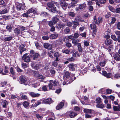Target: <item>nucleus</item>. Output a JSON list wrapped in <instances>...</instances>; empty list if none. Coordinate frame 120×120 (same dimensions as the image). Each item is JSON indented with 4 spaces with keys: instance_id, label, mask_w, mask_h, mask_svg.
<instances>
[{
    "instance_id": "nucleus-1",
    "label": "nucleus",
    "mask_w": 120,
    "mask_h": 120,
    "mask_svg": "<svg viewBox=\"0 0 120 120\" xmlns=\"http://www.w3.org/2000/svg\"><path fill=\"white\" fill-rule=\"evenodd\" d=\"M74 75H71V72L68 71L64 72L63 79L64 81H66L67 84L71 83L76 79Z\"/></svg>"
},
{
    "instance_id": "nucleus-2",
    "label": "nucleus",
    "mask_w": 120,
    "mask_h": 120,
    "mask_svg": "<svg viewBox=\"0 0 120 120\" xmlns=\"http://www.w3.org/2000/svg\"><path fill=\"white\" fill-rule=\"evenodd\" d=\"M30 54L31 58L34 60H36L40 55L38 53H35V51L34 50H30Z\"/></svg>"
},
{
    "instance_id": "nucleus-3",
    "label": "nucleus",
    "mask_w": 120,
    "mask_h": 120,
    "mask_svg": "<svg viewBox=\"0 0 120 120\" xmlns=\"http://www.w3.org/2000/svg\"><path fill=\"white\" fill-rule=\"evenodd\" d=\"M58 84V82L56 80H50L48 84L49 90H53L52 89V86H53L55 87L57 86V84Z\"/></svg>"
},
{
    "instance_id": "nucleus-4",
    "label": "nucleus",
    "mask_w": 120,
    "mask_h": 120,
    "mask_svg": "<svg viewBox=\"0 0 120 120\" xmlns=\"http://www.w3.org/2000/svg\"><path fill=\"white\" fill-rule=\"evenodd\" d=\"M32 67L35 70H38L40 68V66H41V65L38 62H32L31 64Z\"/></svg>"
},
{
    "instance_id": "nucleus-5",
    "label": "nucleus",
    "mask_w": 120,
    "mask_h": 120,
    "mask_svg": "<svg viewBox=\"0 0 120 120\" xmlns=\"http://www.w3.org/2000/svg\"><path fill=\"white\" fill-rule=\"evenodd\" d=\"M28 54L27 53H25L23 55L22 58V59L26 62H28L30 60L31 58L29 56H27Z\"/></svg>"
},
{
    "instance_id": "nucleus-6",
    "label": "nucleus",
    "mask_w": 120,
    "mask_h": 120,
    "mask_svg": "<svg viewBox=\"0 0 120 120\" xmlns=\"http://www.w3.org/2000/svg\"><path fill=\"white\" fill-rule=\"evenodd\" d=\"M43 100L42 103L46 104H50L53 102L52 99L50 98L43 99Z\"/></svg>"
},
{
    "instance_id": "nucleus-7",
    "label": "nucleus",
    "mask_w": 120,
    "mask_h": 120,
    "mask_svg": "<svg viewBox=\"0 0 120 120\" xmlns=\"http://www.w3.org/2000/svg\"><path fill=\"white\" fill-rule=\"evenodd\" d=\"M91 29L93 30V33L95 35H96L97 32V26L94 23L92 22V24H91L90 26Z\"/></svg>"
},
{
    "instance_id": "nucleus-8",
    "label": "nucleus",
    "mask_w": 120,
    "mask_h": 120,
    "mask_svg": "<svg viewBox=\"0 0 120 120\" xmlns=\"http://www.w3.org/2000/svg\"><path fill=\"white\" fill-rule=\"evenodd\" d=\"M49 11L53 13H56L57 15L59 14H60V13L61 12L57 10H56V8L55 7H53L52 8L49 9Z\"/></svg>"
},
{
    "instance_id": "nucleus-9",
    "label": "nucleus",
    "mask_w": 120,
    "mask_h": 120,
    "mask_svg": "<svg viewBox=\"0 0 120 120\" xmlns=\"http://www.w3.org/2000/svg\"><path fill=\"white\" fill-rule=\"evenodd\" d=\"M25 44H22L19 45V51L20 52V54L21 55L22 54V53L26 50V49L25 48Z\"/></svg>"
},
{
    "instance_id": "nucleus-10",
    "label": "nucleus",
    "mask_w": 120,
    "mask_h": 120,
    "mask_svg": "<svg viewBox=\"0 0 120 120\" xmlns=\"http://www.w3.org/2000/svg\"><path fill=\"white\" fill-rule=\"evenodd\" d=\"M77 66L74 63L69 64L68 67L69 68V70L71 71H75V68Z\"/></svg>"
},
{
    "instance_id": "nucleus-11",
    "label": "nucleus",
    "mask_w": 120,
    "mask_h": 120,
    "mask_svg": "<svg viewBox=\"0 0 120 120\" xmlns=\"http://www.w3.org/2000/svg\"><path fill=\"white\" fill-rule=\"evenodd\" d=\"M25 7L24 4H22L21 3H19L17 6V8L18 11L23 10Z\"/></svg>"
},
{
    "instance_id": "nucleus-12",
    "label": "nucleus",
    "mask_w": 120,
    "mask_h": 120,
    "mask_svg": "<svg viewBox=\"0 0 120 120\" xmlns=\"http://www.w3.org/2000/svg\"><path fill=\"white\" fill-rule=\"evenodd\" d=\"M86 7V4L85 3L80 4L79 7H77L75 9L77 11H79V9L82 10L85 8Z\"/></svg>"
},
{
    "instance_id": "nucleus-13",
    "label": "nucleus",
    "mask_w": 120,
    "mask_h": 120,
    "mask_svg": "<svg viewBox=\"0 0 120 120\" xmlns=\"http://www.w3.org/2000/svg\"><path fill=\"white\" fill-rule=\"evenodd\" d=\"M20 82L22 84L25 83L27 81V79L26 77L23 75H22L19 77Z\"/></svg>"
},
{
    "instance_id": "nucleus-14",
    "label": "nucleus",
    "mask_w": 120,
    "mask_h": 120,
    "mask_svg": "<svg viewBox=\"0 0 120 120\" xmlns=\"http://www.w3.org/2000/svg\"><path fill=\"white\" fill-rule=\"evenodd\" d=\"M44 47L49 50L52 49V45L49 43H45L43 44Z\"/></svg>"
},
{
    "instance_id": "nucleus-15",
    "label": "nucleus",
    "mask_w": 120,
    "mask_h": 120,
    "mask_svg": "<svg viewBox=\"0 0 120 120\" xmlns=\"http://www.w3.org/2000/svg\"><path fill=\"white\" fill-rule=\"evenodd\" d=\"M60 4L61 7L64 10H65L67 8L68 4L65 1H63L60 2Z\"/></svg>"
},
{
    "instance_id": "nucleus-16",
    "label": "nucleus",
    "mask_w": 120,
    "mask_h": 120,
    "mask_svg": "<svg viewBox=\"0 0 120 120\" xmlns=\"http://www.w3.org/2000/svg\"><path fill=\"white\" fill-rule=\"evenodd\" d=\"M64 103L63 102H61L58 104L56 107V109L57 110H59L61 109L64 106Z\"/></svg>"
},
{
    "instance_id": "nucleus-17",
    "label": "nucleus",
    "mask_w": 120,
    "mask_h": 120,
    "mask_svg": "<svg viewBox=\"0 0 120 120\" xmlns=\"http://www.w3.org/2000/svg\"><path fill=\"white\" fill-rule=\"evenodd\" d=\"M114 59L116 61H120V55L118 53H114L113 54Z\"/></svg>"
},
{
    "instance_id": "nucleus-18",
    "label": "nucleus",
    "mask_w": 120,
    "mask_h": 120,
    "mask_svg": "<svg viewBox=\"0 0 120 120\" xmlns=\"http://www.w3.org/2000/svg\"><path fill=\"white\" fill-rule=\"evenodd\" d=\"M29 94L33 98L38 97L39 96L40 94L38 93H35L34 92H30Z\"/></svg>"
},
{
    "instance_id": "nucleus-19",
    "label": "nucleus",
    "mask_w": 120,
    "mask_h": 120,
    "mask_svg": "<svg viewBox=\"0 0 120 120\" xmlns=\"http://www.w3.org/2000/svg\"><path fill=\"white\" fill-rule=\"evenodd\" d=\"M113 42L111 39H106L105 41V43L107 46H109L111 45Z\"/></svg>"
},
{
    "instance_id": "nucleus-20",
    "label": "nucleus",
    "mask_w": 120,
    "mask_h": 120,
    "mask_svg": "<svg viewBox=\"0 0 120 120\" xmlns=\"http://www.w3.org/2000/svg\"><path fill=\"white\" fill-rule=\"evenodd\" d=\"M80 41V40L78 39L74 38L72 40V42L74 46H76L77 45H78L79 44Z\"/></svg>"
},
{
    "instance_id": "nucleus-21",
    "label": "nucleus",
    "mask_w": 120,
    "mask_h": 120,
    "mask_svg": "<svg viewBox=\"0 0 120 120\" xmlns=\"http://www.w3.org/2000/svg\"><path fill=\"white\" fill-rule=\"evenodd\" d=\"M26 13L27 14H29L30 13H33L35 14H36L37 12H36V10L32 8H31L29 9L27 11Z\"/></svg>"
},
{
    "instance_id": "nucleus-22",
    "label": "nucleus",
    "mask_w": 120,
    "mask_h": 120,
    "mask_svg": "<svg viewBox=\"0 0 120 120\" xmlns=\"http://www.w3.org/2000/svg\"><path fill=\"white\" fill-rule=\"evenodd\" d=\"M55 3V2L53 1L49 2L47 4V6L49 8H50L54 7Z\"/></svg>"
},
{
    "instance_id": "nucleus-23",
    "label": "nucleus",
    "mask_w": 120,
    "mask_h": 120,
    "mask_svg": "<svg viewBox=\"0 0 120 120\" xmlns=\"http://www.w3.org/2000/svg\"><path fill=\"white\" fill-rule=\"evenodd\" d=\"M12 28V26L10 24H8L6 27V29H7V31H8L9 33L11 31Z\"/></svg>"
},
{
    "instance_id": "nucleus-24",
    "label": "nucleus",
    "mask_w": 120,
    "mask_h": 120,
    "mask_svg": "<svg viewBox=\"0 0 120 120\" xmlns=\"http://www.w3.org/2000/svg\"><path fill=\"white\" fill-rule=\"evenodd\" d=\"M22 105L26 109H28L29 107V103L27 101H25L22 103Z\"/></svg>"
},
{
    "instance_id": "nucleus-25",
    "label": "nucleus",
    "mask_w": 120,
    "mask_h": 120,
    "mask_svg": "<svg viewBox=\"0 0 120 120\" xmlns=\"http://www.w3.org/2000/svg\"><path fill=\"white\" fill-rule=\"evenodd\" d=\"M70 116L71 118H73L76 116L77 114L72 111H70Z\"/></svg>"
},
{
    "instance_id": "nucleus-26",
    "label": "nucleus",
    "mask_w": 120,
    "mask_h": 120,
    "mask_svg": "<svg viewBox=\"0 0 120 120\" xmlns=\"http://www.w3.org/2000/svg\"><path fill=\"white\" fill-rule=\"evenodd\" d=\"M58 35L56 33H54L51 34L49 36V38L51 39H54L56 38L58 36Z\"/></svg>"
},
{
    "instance_id": "nucleus-27",
    "label": "nucleus",
    "mask_w": 120,
    "mask_h": 120,
    "mask_svg": "<svg viewBox=\"0 0 120 120\" xmlns=\"http://www.w3.org/2000/svg\"><path fill=\"white\" fill-rule=\"evenodd\" d=\"M74 38L73 36L70 35L69 36H66L63 39L64 41H65L67 40H68V39L73 40Z\"/></svg>"
},
{
    "instance_id": "nucleus-28",
    "label": "nucleus",
    "mask_w": 120,
    "mask_h": 120,
    "mask_svg": "<svg viewBox=\"0 0 120 120\" xmlns=\"http://www.w3.org/2000/svg\"><path fill=\"white\" fill-rule=\"evenodd\" d=\"M2 17L4 19H5V20H8L10 19H14L13 18H12L11 16L10 15L7 16L4 15Z\"/></svg>"
},
{
    "instance_id": "nucleus-29",
    "label": "nucleus",
    "mask_w": 120,
    "mask_h": 120,
    "mask_svg": "<svg viewBox=\"0 0 120 120\" xmlns=\"http://www.w3.org/2000/svg\"><path fill=\"white\" fill-rule=\"evenodd\" d=\"M8 104V102L6 100L3 101L1 103V105L4 108H6L7 105Z\"/></svg>"
},
{
    "instance_id": "nucleus-30",
    "label": "nucleus",
    "mask_w": 120,
    "mask_h": 120,
    "mask_svg": "<svg viewBox=\"0 0 120 120\" xmlns=\"http://www.w3.org/2000/svg\"><path fill=\"white\" fill-rule=\"evenodd\" d=\"M96 106L97 108L101 109L102 108L105 107L104 105L103 104L102 102V103H98L96 105Z\"/></svg>"
},
{
    "instance_id": "nucleus-31",
    "label": "nucleus",
    "mask_w": 120,
    "mask_h": 120,
    "mask_svg": "<svg viewBox=\"0 0 120 120\" xmlns=\"http://www.w3.org/2000/svg\"><path fill=\"white\" fill-rule=\"evenodd\" d=\"M43 99H42L38 100L37 102H36L35 103V106H36L37 107L38 105L42 104H43Z\"/></svg>"
},
{
    "instance_id": "nucleus-32",
    "label": "nucleus",
    "mask_w": 120,
    "mask_h": 120,
    "mask_svg": "<svg viewBox=\"0 0 120 120\" xmlns=\"http://www.w3.org/2000/svg\"><path fill=\"white\" fill-rule=\"evenodd\" d=\"M13 38V37L12 36L7 37H5L4 40L5 41H10L12 40Z\"/></svg>"
},
{
    "instance_id": "nucleus-33",
    "label": "nucleus",
    "mask_w": 120,
    "mask_h": 120,
    "mask_svg": "<svg viewBox=\"0 0 120 120\" xmlns=\"http://www.w3.org/2000/svg\"><path fill=\"white\" fill-rule=\"evenodd\" d=\"M21 30L20 29H19L18 28H16L14 30V32L15 34L18 35L20 33Z\"/></svg>"
},
{
    "instance_id": "nucleus-34",
    "label": "nucleus",
    "mask_w": 120,
    "mask_h": 120,
    "mask_svg": "<svg viewBox=\"0 0 120 120\" xmlns=\"http://www.w3.org/2000/svg\"><path fill=\"white\" fill-rule=\"evenodd\" d=\"M92 109H85L83 110L84 112L87 114H90L92 112Z\"/></svg>"
},
{
    "instance_id": "nucleus-35",
    "label": "nucleus",
    "mask_w": 120,
    "mask_h": 120,
    "mask_svg": "<svg viewBox=\"0 0 120 120\" xmlns=\"http://www.w3.org/2000/svg\"><path fill=\"white\" fill-rule=\"evenodd\" d=\"M96 102L97 103H102V101L101 98L99 97H97L95 100Z\"/></svg>"
},
{
    "instance_id": "nucleus-36",
    "label": "nucleus",
    "mask_w": 120,
    "mask_h": 120,
    "mask_svg": "<svg viewBox=\"0 0 120 120\" xmlns=\"http://www.w3.org/2000/svg\"><path fill=\"white\" fill-rule=\"evenodd\" d=\"M77 46L78 50L79 52H81L82 51L83 49L81 45V43H80L79 44L77 45Z\"/></svg>"
},
{
    "instance_id": "nucleus-37",
    "label": "nucleus",
    "mask_w": 120,
    "mask_h": 120,
    "mask_svg": "<svg viewBox=\"0 0 120 120\" xmlns=\"http://www.w3.org/2000/svg\"><path fill=\"white\" fill-rule=\"evenodd\" d=\"M65 26L64 24H58L57 25V27L59 30L61 29V28L64 27Z\"/></svg>"
},
{
    "instance_id": "nucleus-38",
    "label": "nucleus",
    "mask_w": 120,
    "mask_h": 120,
    "mask_svg": "<svg viewBox=\"0 0 120 120\" xmlns=\"http://www.w3.org/2000/svg\"><path fill=\"white\" fill-rule=\"evenodd\" d=\"M62 51L63 53L68 54L70 52V50L68 49L64 48L62 49Z\"/></svg>"
},
{
    "instance_id": "nucleus-39",
    "label": "nucleus",
    "mask_w": 120,
    "mask_h": 120,
    "mask_svg": "<svg viewBox=\"0 0 120 120\" xmlns=\"http://www.w3.org/2000/svg\"><path fill=\"white\" fill-rule=\"evenodd\" d=\"M59 19L58 18L56 17H53L52 19L53 22L54 23H56L59 21Z\"/></svg>"
},
{
    "instance_id": "nucleus-40",
    "label": "nucleus",
    "mask_w": 120,
    "mask_h": 120,
    "mask_svg": "<svg viewBox=\"0 0 120 120\" xmlns=\"http://www.w3.org/2000/svg\"><path fill=\"white\" fill-rule=\"evenodd\" d=\"M64 31L66 34H69L70 32V30L68 27H66V29H64Z\"/></svg>"
},
{
    "instance_id": "nucleus-41",
    "label": "nucleus",
    "mask_w": 120,
    "mask_h": 120,
    "mask_svg": "<svg viewBox=\"0 0 120 120\" xmlns=\"http://www.w3.org/2000/svg\"><path fill=\"white\" fill-rule=\"evenodd\" d=\"M113 45H109V46L108 47V48L105 47V48L106 49H108L109 51V52H110L111 51V50L113 49Z\"/></svg>"
},
{
    "instance_id": "nucleus-42",
    "label": "nucleus",
    "mask_w": 120,
    "mask_h": 120,
    "mask_svg": "<svg viewBox=\"0 0 120 120\" xmlns=\"http://www.w3.org/2000/svg\"><path fill=\"white\" fill-rule=\"evenodd\" d=\"M10 71L11 73L13 75H14L15 71L14 70V68L12 67H11L10 69Z\"/></svg>"
},
{
    "instance_id": "nucleus-43",
    "label": "nucleus",
    "mask_w": 120,
    "mask_h": 120,
    "mask_svg": "<svg viewBox=\"0 0 120 120\" xmlns=\"http://www.w3.org/2000/svg\"><path fill=\"white\" fill-rule=\"evenodd\" d=\"M72 1L71 4L72 7H74L76 5L75 4L78 2V1L76 0H71Z\"/></svg>"
},
{
    "instance_id": "nucleus-44",
    "label": "nucleus",
    "mask_w": 120,
    "mask_h": 120,
    "mask_svg": "<svg viewBox=\"0 0 120 120\" xmlns=\"http://www.w3.org/2000/svg\"><path fill=\"white\" fill-rule=\"evenodd\" d=\"M64 117H70V111L66 112L64 115Z\"/></svg>"
},
{
    "instance_id": "nucleus-45",
    "label": "nucleus",
    "mask_w": 120,
    "mask_h": 120,
    "mask_svg": "<svg viewBox=\"0 0 120 120\" xmlns=\"http://www.w3.org/2000/svg\"><path fill=\"white\" fill-rule=\"evenodd\" d=\"M0 14H4L7 12V10L6 8H5L1 11L0 10Z\"/></svg>"
},
{
    "instance_id": "nucleus-46",
    "label": "nucleus",
    "mask_w": 120,
    "mask_h": 120,
    "mask_svg": "<svg viewBox=\"0 0 120 120\" xmlns=\"http://www.w3.org/2000/svg\"><path fill=\"white\" fill-rule=\"evenodd\" d=\"M49 38V37L48 36H43L42 37V39L45 40H48Z\"/></svg>"
},
{
    "instance_id": "nucleus-47",
    "label": "nucleus",
    "mask_w": 120,
    "mask_h": 120,
    "mask_svg": "<svg viewBox=\"0 0 120 120\" xmlns=\"http://www.w3.org/2000/svg\"><path fill=\"white\" fill-rule=\"evenodd\" d=\"M61 56V54L58 52H55L54 54V57H59Z\"/></svg>"
},
{
    "instance_id": "nucleus-48",
    "label": "nucleus",
    "mask_w": 120,
    "mask_h": 120,
    "mask_svg": "<svg viewBox=\"0 0 120 120\" xmlns=\"http://www.w3.org/2000/svg\"><path fill=\"white\" fill-rule=\"evenodd\" d=\"M12 114L10 112H8L7 114V117L9 118H11L12 117Z\"/></svg>"
},
{
    "instance_id": "nucleus-49",
    "label": "nucleus",
    "mask_w": 120,
    "mask_h": 120,
    "mask_svg": "<svg viewBox=\"0 0 120 120\" xmlns=\"http://www.w3.org/2000/svg\"><path fill=\"white\" fill-rule=\"evenodd\" d=\"M41 14L43 16L46 17L48 16L49 14L47 12L45 11L41 12Z\"/></svg>"
},
{
    "instance_id": "nucleus-50",
    "label": "nucleus",
    "mask_w": 120,
    "mask_h": 120,
    "mask_svg": "<svg viewBox=\"0 0 120 120\" xmlns=\"http://www.w3.org/2000/svg\"><path fill=\"white\" fill-rule=\"evenodd\" d=\"M119 106H114L113 107V110L115 111H119Z\"/></svg>"
},
{
    "instance_id": "nucleus-51",
    "label": "nucleus",
    "mask_w": 120,
    "mask_h": 120,
    "mask_svg": "<svg viewBox=\"0 0 120 120\" xmlns=\"http://www.w3.org/2000/svg\"><path fill=\"white\" fill-rule=\"evenodd\" d=\"M74 110L75 111H79L80 109V108L77 106H75L74 107Z\"/></svg>"
},
{
    "instance_id": "nucleus-52",
    "label": "nucleus",
    "mask_w": 120,
    "mask_h": 120,
    "mask_svg": "<svg viewBox=\"0 0 120 120\" xmlns=\"http://www.w3.org/2000/svg\"><path fill=\"white\" fill-rule=\"evenodd\" d=\"M75 13L72 12H70L68 13L69 15L72 17H74L75 16Z\"/></svg>"
},
{
    "instance_id": "nucleus-53",
    "label": "nucleus",
    "mask_w": 120,
    "mask_h": 120,
    "mask_svg": "<svg viewBox=\"0 0 120 120\" xmlns=\"http://www.w3.org/2000/svg\"><path fill=\"white\" fill-rule=\"evenodd\" d=\"M93 116L92 115L88 114L87 113H86L85 117L87 118H91L93 117Z\"/></svg>"
},
{
    "instance_id": "nucleus-54",
    "label": "nucleus",
    "mask_w": 120,
    "mask_h": 120,
    "mask_svg": "<svg viewBox=\"0 0 120 120\" xmlns=\"http://www.w3.org/2000/svg\"><path fill=\"white\" fill-rule=\"evenodd\" d=\"M108 7L109 10L113 12L115 11V9L112 7L109 6Z\"/></svg>"
},
{
    "instance_id": "nucleus-55",
    "label": "nucleus",
    "mask_w": 120,
    "mask_h": 120,
    "mask_svg": "<svg viewBox=\"0 0 120 120\" xmlns=\"http://www.w3.org/2000/svg\"><path fill=\"white\" fill-rule=\"evenodd\" d=\"M22 66L23 68L25 69L27 68L28 67V65L26 63H23L22 64Z\"/></svg>"
},
{
    "instance_id": "nucleus-56",
    "label": "nucleus",
    "mask_w": 120,
    "mask_h": 120,
    "mask_svg": "<svg viewBox=\"0 0 120 120\" xmlns=\"http://www.w3.org/2000/svg\"><path fill=\"white\" fill-rule=\"evenodd\" d=\"M111 21L110 22L111 24H113L115 22L116 19V18L114 17H112L111 18Z\"/></svg>"
},
{
    "instance_id": "nucleus-57",
    "label": "nucleus",
    "mask_w": 120,
    "mask_h": 120,
    "mask_svg": "<svg viewBox=\"0 0 120 120\" xmlns=\"http://www.w3.org/2000/svg\"><path fill=\"white\" fill-rule=\"evenodd\" d=\"M106 93L107 94H111L112 92V90L110 89H108L106 90Z\"/></svg>"
},
{
    "instance_id": "nucleus-58",
    "label": "nucleus",
    "mask_w": 120,
    "mask_h": 120,
    "mask_svg": "<svg viewBox=\"0 0 120 120\" xmlns=\"http://www.w3.org/2000/svg\"><path fill=\"white\" fill-rule=\"evenodd\" d=\"M99 3L103 4H105L106 2V0H98Z\"/></svg>"
},
{
    "instance_id": "nucleus-59",
    "label": "nucleus",
    "mask_w": 120,
    "mask_h": 120,
    "mask_svg": "<svg viewBox=\"0 0 120 120\" xmlns=\"http://www.w3.org/2000/svg\"><path fill=\"white\" fill-rule=\"evenodd\" d=\"M50 71L52 75H55L56 71L54 70L50 69Z\"/></svg>"
},
{
    "instance_id": "nucleus-60",
    "label": "nucleus",
    "mask_w": 120,
    "mask_h": 120,
    "mask_svg": "<svg viewBox=\"0 0 120 120\" xmlns=\"http://www.w3.org/2000/svg\"><path fill=\"white\" fill-rule=\"evenodd\" d=\"M67 60L69 62L74 61L75 60V59L72 56L71 58H68Z\"/></svg>"
},
{
    "instance_id": "nucleus-61",
    "label": "nucleus",
    "mask_w": 120,
    "mask_h": 120,
    "mask_svg": "<svg viewBox=\"0 0 120 120\" xmlns=\"http://www.w3.org/2000/svg\"><path fill=\"white\" fill-rule=\"evenodd\" d=\"M111 37V38L115 41H116L117 38H116L115 35H112Z\"/></svg>"
},
{
    "instance_id": "nucleus-62",
    "label": "nucleus",
    "mask_w": 120,
    "mask_h": 120,
    "mask_svg": "<svg viewBox=\"0 0 120 120\" xmlns=\"http://www.w3.org/2000/svg\"><path fill=\"white\" fill-rule=\"evenodd\" d=\"M84 44L85 46L87 47L89 45V42H88L87 41H84Z\"/></svg>"
},
{
    "instance_id": "nucleus-63",
    "label": "nucleus",
    "mask_w": 120,
    "mask_h": 120,
    "mask_svg": "<svg viewBox=\"0 0 120 120\" xmlns=\"http://www.w3.org/2000/svg\"><path fill=\"white\" fill-rule=\"evenodd\" d=\"M112 76V73H107L105 76L108 78H110Z\"/></svg>"
},
{
    "instance_id": "nucleus-64",
    "label": "nucleus",
    "mask_w": 120,
    "mask_h": 120,
    "mask_svg": "<svg viewBox=\"0 0 120 120\" xmlns=\"http://www.w3.org/2000/svg\"><path fill=\"white\" fill-rule=\"evenodd\" d=\"M16 68V70L17 72H23V70L18 67L17 66V67Z\"/></svg>"
}]
</instances>
